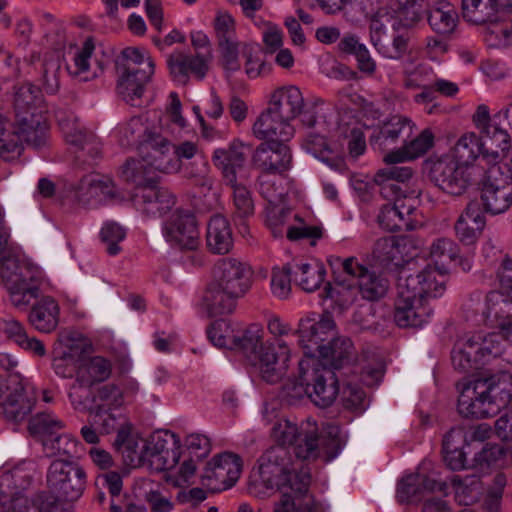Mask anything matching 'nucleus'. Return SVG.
Wrapping results in <instances>:
<instances>
[{
  "mask_svg": "<svg viewBox=\"0 0 512 512\" xmlns=\"http://www.w3.org/2000/svg\"><path fill=\"white\" fill-rule=\"evenodd\" d=\"M1 278L10 294L13 306H27L40 293V269L17 255H6L0 259Z\"/></svg>",
  "mask_w": 512,
  "mask_h": 512,
  "instance_id": "0eeeda50",
  "label": "nucleus"
},
{
  "mask_svg": "<svg viewBox=\"0 0 512 512\" xmlns=\"http://www.w3.org/2000/svg\"><path fill=\"white\" fill-rule=\"evenodd\" d=\"M334 261L339 264L343 274L356 280L359 293L364 299L377 301L388 292L389 281L375 271H370L367 267L360 264L355 257H348L346 259L335 257Z\"/></svg>",
  "mask_w": 512,
  "mask_h": 512,
  "instance_id": "4468645a",
  "label": "nucleus"
},
{
  "mask_svg": "<svg viewBox=\"0 0 512 512\" xmlns=\"http://www.w3.org/2000/svg\"><path fill=\"white\" fill-rule=\"evenodd\" d=\"M92 386V382L89 379H86L84 376H77L74 383L71 385L69 390V398L71 404L76 410L80 411H89L91 413V409L94 407H90V403L92 402V392L90 391V387Z\"/></svg>",
  "mask_w": 512,
  "mask_h": 512,
  "instance_id": "e2e57ef3",
  "label": "nucleus"
},
{
  "mask_svg": "<svg viewBox=\"0 0 512 512\" xmlns=\"http://www.w3.org/2000/svg\"><path fill=\"white\" fill-rule=\"evenodd\" d=\"M211 59V51L197 52L194 56L179 52L170 55L167 64L171 75L175 79L185 83L189 73H192L199 80H202L208 71V64Z\"/></svg>",
  "mask_w": 512,
  "mask_h": 512,
  "instance_id": "b1692460",
  "label": "nucleus"
},
{
  "mask_svg": "<svg viewBox=\"0 0 512 512\" xmlns=\"http://www.w3.org/2000/svg\"><path fill=\"white\" fill-rule=\"evenodd\" d=\"M338 49L343 54L354 56L358 70L364 75L370 77L376 72L375 60L371 57L367 47L355 35L348 34L341 38Z\"/></svg>",
  "mask_w": 512,
  "mask_h": 512,
  "instance_id": "4c0bfd02",
  "label": "nucleus"
},
{
  "mask_svg": "<svg viewBox=\"0 0 512 512\" xmlns=\"http://www.w3.org/2000/svg\"><path fill=\"white\" fill-rule=\"evenodd\" d=\"M316 321L313 319L301 320L297 330L299 336V344L304 350L306 359H316L315 356L322 351L326 344H322L318 330L314 329Z\"/></svg>",
  "mask_w": 512,
  "mask_h": 512,
  "instance_id": "864d4df0",
  "label": "nucleus"
},
{
  "mask_svg": "<svg viewBox=\"0 0 512 512\" xmlns=\"http://www.w3.org/2000/svg\"><path fill=\"white\" fill-rule=\"evenodd\" d=\"M231 350L238 352L246 365L256 366V328L254 324H237Z\"/></svg>",
  "mask_w": 512,
  "mask_h": 512,
  "instance_id": "79ce46f5",
  "label": "nucleus"
},
{
  "mask_svg": "<svg viewBox=\"0 0 512 512\" xmlns=\"http://www.w3.org/2000/svg\"><path fill=\"white\" fill-rule=\"evenodd\" d=\"M434 144V135L429 129L423 130L417 137L384 156L387 164H396L416 159L424 155Z\"/></svg>",
  "mask_w": 512,
  "mask_h": 512,
  "instance_id": "c9c22d12",
  "label": "nucleus"
},
{
  "mask_svg": "<svg viewBox=\"0 0 512 512\" xmlns=\"http://www.w3.org/2000/svg\"><path fill=\"white\" fill-rule=\"evenodd\" d=\"M237 324L226 319L214 321L207 330L209 340L216 347L230 349L237 332Z\"/></svg>",
  "mask_w": 512,
  "mask_h": 512,
  "instance_id": "680f3d73",
  "label": "nucleus"
},
{
  "mask_svg": "<svg viewBox=\"0 0 512 512\" xmlns=\"http://www.w3.org/2000/svg\"><path fill=\"white\" fill-rule=\"evenodd\" d=\"M234 189V219L238 226L239 232L245 236H251L249 219L254 216V200L252 193L243 185L235 183L230 185Z\"/></svg>",
  "mask_w": 512,
  "mask_h": 512,
  "instance_id": "58836bf2",
  "label": "nucleus"
},
{
  "mask_svg": "<svg viewBox=\"0 0 512 512\" xmlns=\"http://www.w3.org/2000/svg\"><path fill=\"white\" fill-rule=\"evenodd\" d=\"M373 256L384 267L399 266L403 261L399 241L394 236L378 239L374 244Z\"/></svg>",
  "mask_w": 512,
  "mask_h": 512,
  "instance_id": "5fc2aeb1",
  "label": "nucleus"
},
{
  "mask_svg": "<svg viewBox=\"0 0 512 512\" xmlns=\"http://www.w3.org/2000/svg\"><path fill=\"white\" fill-rule=\"evenodd\" d=\"M501 379L496 375L477 377L464 384L458 398V411L466 418H487L495 416L501 408L512 401V387L502 388Z\"/></svg>",
  "mask_w": 512,
  "mask_h": 512,
  "instance_id": "39448f33",
  "label": "nucleus"
},
{
  "mask_svg": "<svg viewBox=\"0 0 512 512\" xmlns=\"http://www.w3.org/2000/svg\"><path fill=\"white\" fill-rule=\"evenodd\" d=\"M44 451L48 457L70 460L78 457L79 442L69 434H57L44 440Z\"/></svg>",
  "mask_w": 512,
  "mask_h": 512,
  "instance_id": "8fccbe9b",
  "label": "nucleus"
},
{
  "mask_svg": "<svg viewBox=\"0 0 512 512\" xmlns=\"http://www.w3.org/2000/svg\"><path fill=\"white\" fill-rule=\"evenodd\" d=\"M412 121L402 115H393L385 120L377 130L370 136L369 142L373 145H378L382 150L388 144H394L398 139L409 136L412 132Z\"/></svg>",
  "mask_w": 512,
  "mask_h": 512,
  "instance_id": "7c9ffc66",
  "label": "nucleus"
},
{
  "mask_svg": "<svg viewBox=\"0 0 512 512\" xmlns=\"http://www.w3.org/2000/svg\"><path fill=\"white\" fill-rule=\"evenodd\" d=\"M92 424L97 426V429L102 434H110L114 431L124 429H132V424L122 414H114L111 410L104 409L103 407H94L91 409Z\"/></svg>",
  "mask_w": 512,
  "mask_h": 512,
  "instance_id": "09e8293b",
  "label": "nucleus"
},
{
  "mask_svg": "<svg viewBox=\"0 0 512 512\" xmlns=\"http://www.w3.org/2000/svg\"><path fill=\"white\" fill-rule=\"evenodd\" d=\"M410 263L402 267L397 279L394 321L401 328H417L433 314L437 299L445 290V283L437 279L436 269L426 265L411 273Z\"/></svg>",
  "mask_w": 512,
  "mask_h": 512,
  "instance_id": "f03ea898",
  "label": "nucleus"
},
{
  "mask_svg": "<svg viewBox=\"0 0 512 512\" xmlns=\"http://www.w3.org/2000/svg\"><path fill=\"white\" fill-rule=\"evenodd\" d=\"M64 428V423L54 416L40 413L29 421L28 429L44 445V440L52 438Z\"/></svg>",
  "mask_w": 512,
  "mask_h": 512,
  "instance_id": "13d9d810",
  "label": "nucleus"
},
{
  "mask_svg": "<svg viewBox=\"0 0 512 512\" xmlns=\"http://www.w3.org/2000/svg\"><path fill=\"white\" fill-rule=\"evenodd\" d=\"M258 166L266 173H283L288 170L292 161L289 147L284 143L289 139L280 136L265 137L258 127Z\"/></svg>",
  "mask_w": 512,
  "mask_h": 512,
  "instance_id": "dca6fc26",
  "label": "nucleus"
},
{
  "mask_svg": "<svg viewBox=\"0 0 512 512\" xmlns=\"http://www.w3.org/2000/svg\"><path fill=\"white\" fill-rule=\"evenodd\" d=\"M154 170L147 164V162L141 157V159H127L120 170V177L128 183L136 185L135 191L140 188L154 183L153 177Z\"/></svg>",
  "mask_w": 512,
  "mask_h": 512,
  "instance_id": "a18cd8bd",
  "label": "nucleus"
},
{
  "mask_svg": "<svg viewBox=\"0 0 512 512\" xmlns=\"http://www.w3.org/2000/svg\"><path fill=\"white\" fill-rule=\"evenodd\" d=\"M304 97L296 86H282L275 89L268 97V106L258 116V127L265 136H280L290 139L294 135V127L290 122L303 111Z\"/></svg>",
  "mask_w": 512,
  "mask_h": 512,
  "instance_id": "423d86ee",
  "label": "nucleus"
},
{
  "mask_svg": "<svg viewBox=\"0 0 512 512\" xmlns=\"http://www.w3.org/2000/svg\"><path fill=\"white\" fill-rule=\"evenodd\" d=\"M252 270L235 258H223L214 268V280L223 289L243 297L252 285Z\"/></svg>",
  "mask_w": 512,
  "mask_h": 512,
  "instance_id": "f3484780",
  "label": "nucleus"
},
{
  "mask_svg": "<svg viewBox=\"0 0 512 512\" xmlns=\"http://www.w3.org/2000/svg\"><path fill=\"white\" fill-rule=\"evenodd\" d=\"M355 351L348 337L331 338L320 354V359H304L299 362V373L294 383L295 395H307L321 407H329L339 394L336 370L350 364Z\"/></svg>",
  "mask_w": 512,
  "mask_h": 512,
  "instance_id": "f257e3e1",
  "label": "nucleus"
},
{
  "mask_svg": "<svg viewBox=\"0 0 512 512\" xmlns=\"http://www.w3.org/2000/svg\"><path fill=\"white\" fill-rule=\"evenodd\" d=\"M460 248L450 238L441 237L434 240L429 249V255L436 265L440 264V274L447 272L446 263L455 262L459 257Z\"/></svg>",
  "mask_w": 512,
  "mask_h": 512,
  "instance_id": "6e6d98bb",
  "label": "nucleus"
},
{
  "mask_svg": "<svg viewBox=\"0 0 512 512\" xmlns=\"http://www.w3.org/2000/svg\"><path fill=\"white\" fill-rule=\"evenodd\" d=\"M485 227V217L481 204L477 200L470 201L454 224L457 240L465 245H474Z\"/></svg>",
  "mask_w": 512,
  "mask_h": 512,
  "instance_id": "5701e85b",
  "label": "nucleus"
},
{
  "mask_svg": "<svg viewBox=\"0 0 512 512\" xmlns=\"http://www.w3.org/2000/svg\"><path fill=\"white\" fill-rule=\"evenodd\" d=\"M60 59L55 55L46 56L42 62L41 83L48 94H55L59 89Z\"/></svg>",
  "mask_w": 512,
  "mask_h": 512,
  "instance_id": "69168bd1",
  "label": "nucleus"
},
{
  "mask_svg": "<svg viewBox=\"0 0 512 512\" xmlns=\"http://www.w3.org/2000/svg\"><path fill=\"white\" fill-rule=\"evenodd\" d=\"M86 344L72 343L53 360V368L58 376L70 378L77 369V363L86 351Z\"/></svg>",
  "mask_w": 512,
  "mask_h": 512,
  "instance_id": "603ef678",
  "label": "nucleus"
},
{
  "mask_svg": "<svg viewBox=\"0 0 512 512\" xmlns=\"http://www.w3.org/2000/svg\"><path fill=\"white\" fill-rule=\"evenodd\" d=\"M500 167L493 166L489 170L488 181L484 184L481 193V206L491 214H500L512 205V185L504 183L495 177Z\"/></svg>",
  "mask_w": 512,
  "mask_h": 512,
  "instance_id": "4be33fe9",
  "label": "nucleus"
},
{
  "mask_svg": "<svg viewBox=\"0 0 512 512\" xmlns=\"http://www.w3.org/2000/svg\"><path fill=\"white\" fill-rule=\"evenodd\" d=\"M86 485V473L71 460L53 461L47 472V486L51 493L63 501L78 500Z\"/></svg>",
  "mask_w": 512,
  "mask_h": 512,
  "instance_id": "9b49d317",
  "label": "nucleus"
},
{
  "mask_svg": "<svg viewBox=\"0 0 512 512\" xmlns=\"http://www.w3.org/2000/svg\"><path fill=\"white\" fill-rule=\"evenodd\" d=\"M16 121L17 128L14 130L8 129V132L18 137V143L21 147V140L36 149L46 144L48 138V124L46 116L43 113H34L29 116L18 117Z\"/></svg>",
  "mask_w": 512,
  "mask_h": 512,
  "instance_id": "bb28decb",
  "label": "nucleus"
},
{
  "mask_svg": "<svg viewBox=\"0 0 512 512\" xmlns=\"http://www.w3.org/2000/svg\"><path fill=\"white\" fill-rule=\"evenodd\" d=\"M134 205L144 214L151 217H160L175 205L174 195L164 187L150 183L135 191L132 195Z\"/></svg>",
  "mask_w": 512,
  "mask_h": 512,
  "instance_id": "aec40b11",
  "label": "nucleus"
},
{
  "mask_svg": "<svg viewBox=\"0 0 512 512\" xmlns=\"http://www.w3.org/2000/svg\"><path fill=\"white\" fill-rule=\"evenodd\" d=\"M92 402L107 410L119 408L124 404L123 390L115 383L101 385L94 391Z\"/></svg>",
  "mask_w": 512,
  "mask_h": 512,
  "instance_id": "052dcab7",
  "label": "nucleus"
},
{
  "mask_svg": "<svg viewBox=\"0 0 512 512\" xmlns=\"http://www.w3.org/2000/svg\"><path fill=\"white\" fill-rule=\"evenodd\" d=\"M303 147L311 153L316 158H319L321 161L325 162L331 168L344 171L346 169V164L344 160L340 157H330L332 153L329 149L326 140L323 136L316 133L307 134Z\"/></svg>",
  "mask_w": 512,
  "mask_h": 512,
  "instance_id": "3c124183",
  "label": "nucleus"
},
{
  "mask_svg": "<svg viewBox=\"0 0 512 512\" xmlns=\"http://www.w3.org/2000/svg\"><path fill=\"white\" fill-rule=\"evenodd\" d=\"M36 397L28 392L18 374L0 382V413L9 421L20 422L32 411Z\"/></svg>",
  "mask_w": 512,
  "mask_h": 512,
  "instance_id": "f8f14e48",
  "label": "nucleus"
},
{
  "mask_svg": "<svg viewBox=\"0 0 512 512\" xmlns=\"http://www.w3.org/2000/svg\"><path fill=\"white\" fill-rule=\"evenodd\" d=\"M239 298L233 292L211 282L203 296V307L210 317L227 315L234 312Z\"/></svg>",
  "mask_w": 512,
  "mask_h": 512,
  "instance_id": "f704fd0d",
  "label": "nucleus"
},
{
  "mask_svg": "<svg viewBox=\"0 0 512 512\" xmlns=\"http://www.w3.org/2000/svg\"><path fill=\"white\" fill-rule=\"evenodd\" d=\"M485 28V40L491 47H505L512 39V22H499L493 18Z\"/></svg>",
  "mask_w": 512,
  "mask_h": 512,
  "instance_id": "0e129e2a",
  "label": "nucleus"
},
{
  "mask_svg": "<svg viewBox=\"0 0 512 512\" xmlns=\"http://www.w3.org/2000/svg\"><path fill=\"white\" fill-rule=\"evenodd\" d=\"M482 141L483 160L487 163H497L503 159L510 149V138L508 133L496 124L486 127L480 133Z\"/></svg>",
  "mask_w": 512,
  "mask_h": 512,
  "instance_id": "72a5a7b5",
  "label": "nucleus"
},
{
  "mask_svg": "<svg viewBox=\"0 0 512 512\" xmlns=\"http://www.w3.org/2000/svg\"><path fill=\"white\" fill-rule=\"evenodd\" d=\"M233 234L229 220L221 214L210 217L207 223L206 246L217 255L228 254L233 248Z\"/></svg>",
  "mask_w": 512,
  "mask_h": 512,
  "instance_id": "c756f323",
  "label": "nucleus"
},
{
  "mask_svg": "<svg viewBox=\"0 0 512 512\" xmlns=\"http://www.w3.org/2000/svg\"><path fill=\"white\" fill-rule=\"evenodd\" d=\"M153 132L148 129L143 116H133L120 130V144L124 147L136 146L139 150L142 141Z\"/></svg>",
  "mask_w": 512,
  "mask_h": 512,
  "instance_id": "4d7b16f0",
  "label": "nucleus"
},
{
  "mask_svg": "<svg viewBox=\"0 0 512 512\" xmlns=\"http://www.w3.org/2000/svg\"><path fill=\"white\" fill-rule=\"evenodd\" d=\"M31 481L32 476L21 467L5 471L0 476V493L10 502L8 509L1 512H28L26 499L20 494L29 487Z\"/></svg>",
  "mask_w": 512,
  "mask_h": 512,
  "instance_id": "412c9836",
  "label": "nucleus"
},
{
  "mask_svg": "<svg viewBox=\"0 0 512 512\" xmlns=\"http://www.w3.org/2000/svg\"><path fill=\"white\" fill-rule=\"evenodd\" d=\"M288 452L284 447H271L261 456L258 472L267 489L277 486L282 493L276 512H313V499L308 493L311 474L307 467L287 468Z\"/></svg>",
  "mask_w": 512,
  "mask_h": 512,
  "instance_id": "7ed1b4c3",
  "label": "nucleus"
},
{
  "mask_svg": "<svg viewBox=\"0 0 512 512\" xmlns=\"http://www.w3.org/2000/svg\"><path fill=\"white\" fill-rule=\"evenodd\" d=\"M451 482L460 503L470 505L478 499L481 492V481L477 475L454 476Z\"/></svg>",
  "mask_w": 512,
  "mask_h": 512,
  "instance_id": "bf43d9fd",
  "label": "nucleus"
},
{
  "mask_svg": "<svg viewBox=\"0 0 512 512\" xmlns=\"http://www.w3.org/2000/svg\"><path fill=\"white\" fill-rule=\"evenodd\" d=\"M359 293L356 280L346 274L334 278V284L327 283L324 288V298H330L341 310L350 306Z\"/></svg>",
  "mask_w": 512,
  "mask_h": 512,
  "instance_id": "ea45409f",
  "label": "nucleus"
},
{
  "mask_svg": "<svg viewBox=\"0 0 512 512\" xmlns=\"http://www.w3.org/2000/svg\"><path fill=\"white\" fill-rule=\"evenodd\" d=\"M105 188V183L99 175L87 174L80 179L75 189L77 201L86 205L92 198L100 196V191Z\"/></svg>",
  "mask_w": 512,
  "mask_h": 512,
  "instance_id": "338daca9",
  "label": "nucleus"
},
{
  "mask_svg": "<svg viewBox=\"0 0 512 512\" xmlns=\"http://www.w3.org/2000/svg\"><path fill=\"white\" fill-rule=\"evenodd\" d=\"M169 441H172L176 448L180 447V438L168 430L154 432L148 439L141 441L144 448L145 466L155 471L167 468V460L163 454L167 451Z\"/></svg>",
  "mask_w": 512,
  "mask_h": 512,
  "instance_id": "cd10ccee",
  "label": "nucleus"
},
{
  "mask_svg": "<svg viewBox=\"0 0 512 512\" xmlns=\"http://www.w3.org/2000/svg\"><path fill=\"white\" fill-rule=\"evenodd\" d=\"M427 20L431 29L443 38L450 37L456 30L459 17L449 1L433 3L427 11Z\"/></svg>",
  "mask_w": 512,
  "mask_h": 512,
  "instance_id": "2f4dec72",
  "label": "nucleus"
},
{
  "mask_svg": "<svg viewBox=\"0 0 512 512\" xmlns=\"http://www.w3.org/2000/svg\"><path fill=\"white\" fill-rule=\"evenodd\" d=\"M41 101L40 90L33 84L26 83L17 87L14 95L16 118L34 113H43L39 107Z\"/></svg>",
  "mask_w": 512,
  "mask_h": 512,
  "instance_id": "37998d69",
  "label": "nucleus"
},
{
  "mask_svg": "<svg viewBox=\"0 0 512 512\" xmlns=\"http://www.w3.org/2000/svg\"><path fill=\"white\" fill-rule=\"evenodd\" d=\"M461 6L464 19L474 24L487 23L509 9L506 0H462Z\"/></svg>",
  "mask_w": 512,
  "mask_h": 512,
  "instance_id": "473e14b6",
  "label": "nucleus"
},
{
  "mask_svg": "<svg viewBox=\"0 0 512 512\" xmlns=\"http://www.w3.org/2000/svg\"><path fill=\"white\" fill-rule=\"evenodd\" d=\"M116 70L119 75L117 83L118 94L126 103L132 106H138L145 86L154 74V62L148 60L146 69H142L137 73L126 72L119 69Z\"/></svg>",
  "mask_w": 512,
  "mask_h": 512,
  "instance_id": "a878e982",
  "label": "nucleus"
},
{
  "mask_svg": "<svg viewBox=\"0 0 512 512\" xmlns=\"http://www.w3.org/2000/svg\"><path fill=\"white\" fill-rule=\"evenodd\" d=\"M165 235L167 240L180 249L195 251L199 245L197 221L189 212L176 211L166 222Z\"/></svg>",
  "mask_w": 512,
  "mask_h": 512,
  "instance_id": "6ab92c4d",
  "label": "nucleus"
},
{
  "mask_svg": "<svg viewBox=\"0 0 512 512\" xmlns=\"http://www.w3.org/2000/svg\"><path fill=\"white\" fill-rule=\"evenodd\" d=\"M294 268V280L306 292L317 290L324 282L326 269L320 263H296Z\"/></svg>",
  "mask_w": 512,
  "mask_h": 512,
  "instance_id": "c03bdc74",
  "label": "nucleus"
},
{
  "mask_svg": "<svg viewBox=\"0 0 512 512\" xmlns=\"http://www.w3.org/2000/svg\"><path fill=\"white\" fill-rule=\"evenodd\" d=\"M55 117L65 141L76 148V161L93 166L101 155L100 141L96 135L86 130L72 111L58 109Z\"/></svg>",
  "mask_w": 512,
  "mask_h": 512,
  "instance_id": "1a4fd4ad",
  "label": "nucleus"
},
{
  "mask_svg": "<svg viewBox=\"0 0 512 512\" xmlns=\"http://www.w3.org/2000/svg\"><path fill=\"white\" fill-rule=\"evenodd\" d=\"M250 151V146L237 141H234L228 148H219L214 151L213 164L221 170L226 184L235 185L237 170L244 166Z\"/></svg>",
  "mask_w": 512,
  "mask_h": 512,
  "instance_id": "393cba45",
  "label": "nucleus"
},
{
  "mask_svg": "<svg viewBox=\"0 0 512 512\" xmlns=\"http://www.w3.org/2000/svg\"><path fill=\"white\" fill-rule=\"evenodd\" d=\"M132 429L119 431L114 440V448L120 452L127 465L133 467L145 466L144 448L140 446V440L132 435Z\"/></svg>",
  "mask_w": 512,
  "mask_h": 512,
  "instance_id": "a19ab883",
  "label": "nucleus"
},
{
  "mask_svg": "<svg viewBox=\"0 0 512 512\" xmlns=\"http://www.w3.org/2000/svg\"><path fill=\"white\" fill-rule=\"evenodd\" d=\"M289 360L290 351L285 342L263 343L258 350V375L265 382L275 384L286 374Z\"/></svg>",
  "mask_w": 512,
  "mask_h": 512,
  "instance_id": "2eb2a0df",
  "label": "nucleus"
},
{
  "mask_svg": "<svg viewBox=\"0 0 512 512\" xmlns=\"http://www.w3.org/2000/svg\"><path fill=\"white\" fill-rule=\"evenodd\" d=\"M270 435L278 446H293L295 456L305 461L321 458L329 462L343 446L340 428L334 423L319 428L315 421L307 420L298 427L287 419L278 418L270 428Z\"/></svg>",
  "mask_w": 512,
  "mask_h": 512,
  "instance_id": "20e7f679",
  "label": "nucleus"
},
{
  "mask_svg": "<svg viewBox=\"0 0 512 512\" xmlns=\"http://www.w3.org/2000/svg\"><path fill=\"white\" fill-rule=\"evenodd\" d=\"M138 151L153 170L172 173L179 169L173 144L156 131L146 136Z\"/></svg>",
  "mask_w": 512,
  "mask_h": 512,
  "instance_id": "a211bd4d",
  "label": "nucleus"
},
{
  "mask_svg": "<svg viewBox=\"0 0 512 512\" xmlns=\"http://www.w3.org/2000/svg\"><path fill=\"white\" fill-rule=\"evenodd\" d=\"M483 158L482 141L475 133L462 135L453 147L455 161L465 166H473L478 157Z\"/></svg>",
  "mask_w": 512,
  "mask_h": 512,
  "instance_id": "49530a36",
  "label": "nucleus"
},
{
  "mask_svg": "<svg viewBox=\"0 0 512 512\" xmlns=\"http://www.w3.org/2000/svg\"><path fill=\"white\" fill-rule=\"evenodd\" d=\"M413 175L412 168L408 166H390L379 170L374 176L375 186L384 198L399 194L402 189L399 183H405Z\"/></svg>",
  "mask_w": 512,
  "mask_h": 512,
  "instance_id": "e433bc0d",
  "label": "nucleus"
},
{
  "mask_svg": "<svg viewBox=\"0 0 512 512\" xmlns=\"http://www.w3.org/2000/svg\"><path fill=\"white\" fill-rule=\"evenodd\" d=\"M60 319V307L51 296H43L31 307L28 314L29 324L41 333H51L56 330Z\"/></svg>",
  "mask_w": 512,
  "mask_h": 512,
  "instance_id": "c85d7f7f",
  "label": "nucleus"
},
{
  "mask_svg": "<svg viewBox=\"0 0 512 512\" xmlns=\"http://www.w3.org/2000/svg\"><path fill=\"white\" fill-rule=\"evenodd\" d=\"M427 165L430 180L448 194L460 196L474 181L475 168L461 165L449 155L430 159Z\"/></svg>",
  "mask_w": 512,
  "mask_h": 512,
  "instance_id": "9d476101",
  "label": "nucleus"
},
{
  "mask_svg": "<svg viewBox=\"0 0 512 512\" xmlns=\"http://www.w3.org/2000/svg\"><path fill=\"white\" fill-rule=\"evenodd\" d=\"M242 469L238 455L225 452L209 461L201 475V483L213 493L231 488L239 479Z\"/></svg>",
  "mask_w": 512,
  "mask_h": 512,
  "instance_id": "ddd939ff",
  "label": "nucleus"
},
{
  "mask_svg": "<svg viewBox=\"0 0 512 512\" xmlns=\"http://www.w3.org/2000/svg\"><path fill=\"white\" fill-rule=\"evenodd\" d=\"M499 339L500 335L497 334H475L457 341L451 353L454 369L464 374H473L482 369L503 353Z\"/></svg>",
  "mask_w": 512,
  "mask_h": 512,
  "instance_id": "6e6552de",
  "label": "nucleus"
},
{
  "mask_svg": "<svg viewBox=\"0 0 512 512\" xmlns=\"http://www.w3.org/2000/svg\"><path fill=\"white\" fill-rule=\"evenodd\" d=\"M126 237V230L118 223L114 221L106 222L101 231L100 239L106 245V252L115 256L122 250L119 245Z\"/></svg>",
  "mask_w": 512,
  "mask_h": 512,
  "instance_id": "774afa93",
  "label": "nucleus"
},
{
  "mask_svg": "<svg viewBox=\"0 0 512 512\" xmlns=\"http://www.w3.org/2000/svg\"><path fill=\"white\" fill-rule=\"evenodd\" d=\"M464 441V435L460 430H450L443 439L444 461L451 470L465 468L466 454L458 446Z\"/></svg>",
  "mask_w": 512,
  "mask_h": 512,
  "instance_id": "de8ad7c7",
  "label": "nucleus"
}]
</instances>
